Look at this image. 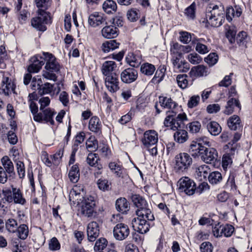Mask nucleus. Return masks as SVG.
Wrapping results in <instances>:
<instances>
[{"label": "nucleus", "instance_id": "obj_1", "mask_svg": "<svg viewBox=\"0 0 252 252\" xmlns=\"http://www.w3.org/2000/svg\"><path fill=\"white\" fill-rule=\"evenodd\" d=\"M137 218H134L132 220L133 227L137 229V231L141 234L147 232L149 230L150 224L148 221L154 220L155 217L151 210L148 206L141 209H137L135 211Z\"/></svg>", "mask_w": 252, "mask_h": 252}, {"label": "nucleus", "instance_id": "obj_2", "mask_svg": "<svg viewBox=\"0 0 252 252\" xmlns=\"http://www.w3.org/2000/svg\"><path fill=\"white\" fill-rule=\"evenodd\" d=\"M168 113L165 118L164 125L173 130L175 131L181 128L184 125L183 122L188 120L187 115L184 113L178 114L177 117H175L174 111H168Z\"/></svg>", "mask_w": 252, "mask_h": 252}, {"label": "nucleus", "instance_id": "obj_3", "mask_svg": "<svg viewBox=\"0 0 252 252\" xmlns=\"http://www.w3.org/2000/svg\"><path fill=\"white\" fill-rule=\"evenodd\" d=\"M192 163V159L189 155L186 153H181L175 157V170L178 173H183L186 171Z\"/></svg>", "mask_w": 252, "mask_h": 252}, {"label": "nucleus", "instance_id": "obj_4", "mask_svg": "<svg viewBox=\"0 0 252 252\" xmlns=\"http://www.w3.org/2000/svg\"><path fill=\"white\" fill-rule=\"evenodd\" d=\"M5 200L9 203L24 205L26 203L23 193L19 189L12 187L11 189L2 190Z\"/></svg>", "mask_w": 252, "mask_h": 252}, {"label": "nucleus", "instance_id": "obj_5", "mask_svg": "<svg viewBox=\"0 0 252 252\" xmlns=\"http://www.w3.org/2000/svg\"><path fill=\"white\" fill-rule=\"evenodd\" d=\"M38 13L37 17L33 18L31 20V24L33 27L40 31H45L46 30V24L51 23V18L49 13Z\"/></svg>", "mask_w": 252, "mask_h": 252}, {"label": "nucleus", "instance_id": "obj_6", "mask_svg": "<svg viewBox=\"0 0 252 252\" xmlns=\"http://www.w3.org/2000/svg\"><path fill=\"white\" fill-rule=\"evenodd\" d=\"M95 201L92 196L84 198L81 201V213L85 217H92L95 212Z\"/></svg>", "mask_w": 252, "mask_h": 252}, {"label": "nucleus", "instance_id": "obj_7", "mask_svg": "<svg viewBox=\"0 0 252 252\" xmlns=\"http://www.w3.org/2000/svg\"><path fill=\"white\" fill-rule=\"evenodd\" d=\"M179 189L188 195H193L195 191V183L188 177L181 178L178 182Z\"/></svg>", "mask_w": 252, "mask_h": 252}, {"label": "nucleus", "instance_id": "obj_8", "mask_svg": "<svg viewBox=\"0 0 252 252\" xmlns=\"http://www.w3.org/2000/svg\"><path fill=\"white\" fill-rule=\"evenodd\" d=\"M224 20L223 13L218 8H213L207 15V22L212 27H218L221 26Z\"/></svg>", "mask_w": 252, "mask_h": 252}, {"label": "nucleus", "instance_id": "obj_9", "mask_svg": "<svg viewBox=\"0 0 252 252\" xmlns=\"http://www.w3.org/2000/svg\"><path fill=\"white\" fill-rule=\"evenodd\" d=\"M43 55L45 63V69L52 72H58L60 66L55 57L48 52H43Z\"/></svg>", "mask_w": 252, "mask_h": 252}, {"label": "nucleus", "instance_id": "obj_10", "mask_svg": "<svg viewBox=\"0 0 252 252\" xmlns=\"http://www.w3.org/2000/svg\"><path fill=\"white\" fill-rule=\"evenodd\" d=\"M113 236L119 241L126 239L129 234L130 230L128 226L123 223L117 224L113 228Z\"/></svg>", "mask_w": 252, "mask_h": 252}, {"label": "nucleus", "instance_id": "obj_11", "mask_svg": "<svg viewBox=\"0 0 252 252\" xmlns=\"http://www.w3.org/2000/svg\"><path fill=\"white\" fill-rule=\"evenodd\" d=\"M158 139V133L154 130H149L144 132L142 142L145 148H149L155 145Z\"/></svg>", "mask_w": 252, "mask_h": 252}, {"label": "nucleus", "instance_id": "obj_12", "mask_svg": "<svg viewBox=\"0 0 252 252\" xmlns=\"http://www.w3.org/2000/svg\"><path fill=\"white\" fill-rule=\"evenodd\" d=\"M55 114V112L50 108L45 109L43 110L42 112L35 115L33 117V119L38 122L44 121L46 123H49L51 125H53L54 124L53 117Z\"/></svg>", "mask_w": 252, "mask_h": 252}, {"label": "nucleus", "instance_id": "obj_13", "mask_svg": "<svg viewBox=\"0 0 252 252\" xmlns=\"http://www.w3.org/2000/svg\"><path fill=\"white\" fill-rule=\"evenodd\" d=\"M105 84L107 90L111 93H115L119 89L118 76L116 74L106 76Z\"/></svg>", "mask_w": 252, "mask_h": 252}, {"label": "nucleus", "instance_id": "obj_14", "mask_svg": "<svg viewBox=\"0 0 252 252\" xmlns=\"http://www.w3.org/2000/svg\"><path fill=\"white\" fill-rule=\"evenodd\" d=\"M138 77L137 71L133 68H127L121 73V79L123 82L129 84L134 82Z\"/></svg>", "mask_w": 252, "mask_h": 252}, {"label": "nucleus", "instance_id": "obj_15", "mask_svg": "<svg viewBox=\"0 0 252 252\" xmlns=\"http://www.w3.org/2000/svg\"><path fill=\"white\" fill-rule=\"evenodd\" d=\"M201 154V158L206 163H211L217 159L218 152L213 148H207L204 147Z\"/></svg>", "mask_w": 252, "mask_h": 252}, {"label": "nucleus", "instance_id": "obj_16", "mask_svg": "<svg viewBox=\"0 0 252 252\" xmlns=\"http://www.w3.org/2000/svg\"><path fill=\"white\" fill-rule=\"evenodd\" d=\"M88 239L90 242H94L99 234V227L97 222L92 221L87 226Z\"/></svg>", "mask_w": 252, "mask_h": 252}, {"label": "nucleus", "instance_id": "obj_17", "mask_svg": "<svg viewBox=\"0 0 252 252\" xmlns=\"http://www.w3.org/2000/svg\"><path fill=\"white\" fill-rule=\"evenodd\" d=\"M209 73L208 68L203 65H199L191 68L189 72V76L194 80L196 78L207 76Z\"/></svg>", "mask_w": 252, "mask_h": 252}, {"label": "nucleus", "instance_id": "obj_18", "mask_svg": "<svg viewBox=\"0 0 252 252\" xmlns=\"http://www.w3.org/2000/svg\"><path fill=\"white\" fill-rule=\"evenodd\" d=\"M105 22V18L100 13L95 12L91 14L89 17L88 23L91 26L94 28L103 24Z\"/></svg>", "mask_w": 252, "mask_h": 252}, {"label": "nucleus", "instance_id": "obj_19", "mask_svg": "<svg viewBox=\"0 0 252 252\" xmlns=\"http://www.w3.org/2000/svg\"><path fill=\"white\" fill-rule=\"evenodd\" d=\"M15 85L7 77H4L2 81L1 90L5 95H8L12 92H14Z\"/></svg>", "mask_w": 252, "mask_h": 252}, {"label": "nucleus", "instance_id": "obj_20", "mask_svg": "<svg viewBox=\"0 0 252 252\" xmlns=\"http://www.w3.org/2000/svg\"><path fill=\"white\" fill-rule=\"evenodd\" d=\"M109 167L118 177L124 178L127 175L126 170L122 165L115 162H110Z\"/></svg>", "mask_w": 252, "mask_h": 252}, {"label": "nucleus", "instance_id": "obj_21", "mask_svg": "<svg viewBox=\"0 0 252 252\" xmlns=\"http://www.w3.org/2000/svg\"><path fill=\"white\" fill-rule=\"evenodd\" d=\"M102 124L99 119L96 116L92 117L89 123V129L92 132L100 134L101 132Z\"/></svg>", "mask_w": 252, "mask_h": 252}, {"label": "nucleus", "instance_id": "obj_22", "mask_svg": "<svg viewBox=\"0 0 252 252\" xmlns=\"http://www.w3.org/2000/svg\"><path fill=\"white\" fill-rule=\"evenodd\" d=\"M117 65L114 61H105L102 64L101 72L103 75L106 76L115 74L112 73L114 69L116 68Z\"/></svg>", "mask_w": 252, "mask_h": 252}, {"label": "nucleus", "instance_id": "obj_23", "mask_svg": "<svg viewBox=\"0 0 252 252\" xmlns=\"http://www.w3.org/2000/svg\"><path fill=\"white\" fill-rule=\"evenodd\" d=\"M101 34L104 38H115L118 35V30L113 26H106L101 30Z\"/></svg>", "mask_w": 252, "mask_h": 252}, {"label": "nucleus", "instance_id": "obj_24", "mask_svg": "<svg viewBox=\"0 0 252 252\" xmlns=\"http://www.w3.org/2000/svg\"><path fill=\"white\" fill-rule=\"evenodd\" d=\"M159 102L162 107L164 109L171 110V112L175 108L177 104L170 97L166 96L159 97ZM170 112V111H169Z\"/></svg>", "mask_w": 252, "mask_h": 252}, {"label": "nucleus", "instance_id": "obj_25", "mask_svg": "<svg viewBox=\"0 0 252 252\" xmlns=\"http://www.w3.org/2000/svg\"><path fill=\"white\" fill-rule=\"evenodd\" d=\"M82 195L80 193V189L77 186L74 187L70 191L69 200L73 204L78 205L81 201Z\"/></svg>", "mask_w": 252, "mask_h": 252}, {"label": "nucleus", "instance_id": "obj_26", "mask_svg": "<svg viewBox=\"0 0 252 252\" xmlns=\"http://www.w3.org/2000/svg\"><path fill=\"white\" fill-rule=\"evenodd\" d=\"M116 208L118 211L126 214L129 210V204L125 198H120L116 201Z\"/></svg>", "mask_w": 252, "mask_h": 252}, {"label": "nucleus", "instance_id": "obj_27", "mask_svg": "<svg viewBox=\"0 0 252 252\" xmlns=\"http://www.w3.org/2000/svg\"><path fill=\"white\" fill-rule=\"evenodd\" d=\"M227 126L233 130H236L241 128L242 125L240 117L236 115L230 117L227 120Z\"/></svg>", "mask_w": 252, "mask_h": 252}, {"label": "nucleus", "instance_id": "obj_28", "mask_svg": "<svg viewBox=\"0 0 252 252\" xmlns=\"http://www.w3.org/2000/svg\"><path fill=\"white\" fill-rule=\"evenodd\" d=\"M235 106L239 109L241 108V104L239 100L236 98H231L227 101L223 113L228 115L231 114L234 111Z\"/></svg>", "mask_w": 252, "mask_h": 252}, {"label": "nucleus", "instance_id": "obj_29", "mask_svg": "<svg viewBox=\"0 0 252 252\" xmlns=\"http://www.w3.org/2000/svg\"><path fill=\"white\" fill-rule=\"evenodd\" d=\"M42 83L40 79H38L37 84V89L38 90V92L40 94H48L52 92L53 90L54 85L49 83H45L44 85H41Z\"/></svg>", "mask_w": 252, "mask_h": 252}, {"label": "nucleus", "instance_id": "obj_30", "mask_svg": "<svg viewBox=\"0 0 252 252\" xmlns=\"http://www.w3.org/2000/svg\"><path fill=\"white\" fill-rule=\"evenodd\" d=\"M241 14L242 10L239 6H235L234 7H228L226 10V18L229 22H231L233 17H239Z\"/></svg>", "mask_w": 252, "mask_h": 252}, {"label": "nucleus", "instance_id": "obj_31", "mask_svg": "<svg viewBox=\"0 0 252 252\" xmlns=\"http://www.w3.org/2000/svg\"><path fill=\"white\" fill-rule=\"evenodd\" d=\"M70 181L74 183H77L80 178V170L77 164L73 165L68 172Z\"/></svg>", "mask_w": 252, "mask_h": 252}, {"label": "nucleus", "instance_id": "obj_32", "mask_svg": "<svg viewBox=\"0 0 252 252\" xmlns=\"http://www.w3.org/2000/svg\"><path fill=\"white\" fill-rule=\"evenodd\" d=\"M209 132L212 135L217 136L221 131V127L220 125L216 122H209L206 126Z\"/></svg>", "mask_w": 252, "mask_h": 252}, {"label": "nucleus", "instance_id": "obj_33", "mask_svg": "<svg viewBox=\"0 0 252 252\" xmlns=\"http://www.w3.org/2000/svg\"><path fill=\"white\" fill-rule=\"evenodd\" d=\"M36 6L38 8V12L42 13H48L46 11L51 6L52 0H35Z\"/></svg>", "mask_w": 252, "mask_h": 252}, {"label": "nucleus", "instance_id": "obj_34", "mask_svg": "<svg viewBox=\"0 0 252 252\" xmlns=\"http://www.w3.org/2000/svg\"><path fill=\"white\" fill-rule=\"evenodd\" d=\"M210 171L211 170L209 166L204 164L199 166L196 168V175L198 177L200 178L199 180H202L203 179H206L207 177H208Z\"/></svg>", "mask_w": 252, "mask_h": 252}, {"label": "nucleus", "instance_id": "obj_35", "mask_svg": "<svg viewBox=\"0 0 252 252\" xmlns=\"http://www.w3.org/2000/svg\"><path fill=\"white\" fill-rule=\"evenodd\" d=\"M204 147L201 145V143H198L197 142L193 141L190 145L189 152L192 156H201L202 151H203Z\"/></svg>", "mask_w": 252, "mask_h": 252}, {"label": "nucleus", "instance_id": "obj_36", "mask_svg": "<svg viewBox=\"0 0 252 252\" xmlns=\"http://www.w3.org/2000/svg\"><path fill=\"white\" fill-rule=\"evenodd\" d=\"M174 140L179 143H184L188 139V134L186 130L178 128L174 134Z\"/></svg>", "mask_w": 252, "mask_h": 252}, {"label": "nucleus", "instance_id": "obj_37", "mask_svg": "<svg viewBox=\"0 0 252 252\" xmlns=\"http://www.w3.org/2000/svg\"><path fill=\"white\" fill-rule=\"evenodd\" d=\"M126 60L127 63L134 67H138L141 63V58L133 53H128Z\"/></svg>", "mask_w": 252, "mask_h": 252}, {"label": "nucleus", "instance_id": "obj_38", "mask_svg": "<svg viewBox=\"0 0 252 252\" xmlns=\"http://www.w3.org/2000/svg\"><path fill=\"white\" fill-rule=\"evenodd\" d=\"M131 199L134 205L137 209H141L148 206L146 200L138 194H132L131 196Z\"/></svg>", "mask_w": 252, "mask_h": 252}, {"label": "nucleus", "instance_id": "obj_39", "mask_svg": "<svg viewBox=\"0 0 252 252\" xmlns=\"http://www.w3.org/2000/svg\"><path fill=\"white\" fill-rule=\"evenodd\" d=\"M119 44V43L117 42L115 40L107 41L102 44V50L105 53L109 52L111 50L117 48Z\"/></svg>", "mask_w": 252, "mask_h": 252}, {"label": "nucleus", "instance_id": "obj_40", "mask_svg": "<svg viewBox=\"0 0 252 252\" xmlns=\"http://www.w3.org/2000/svg\"><path fill=\"white\" fill-rule=\"evenodd\" d=\"M102 8L103 10L107 13H112L117 9V4L112 0H106L103 4Z\"/></svg>", "mask_w": 252, "mask_h": 252}, {"label": "nucleus", "instance_id": "obj_41", "mask_svg": "<svg viewBox=\"0 0 252 252\" xmlns=\"http://www.w3.org/2000/svg\"><path fill=\"white\" fill-rule=\"evenodd\" d=\"M225 29L226 30V37L228 38L230 43H234L236 33L235 27L233 25H226L225 26Z\"/></svg>", "mask_w": 252, "mask_h": 252}, {"label": "nucleus", "instance_id": "obj_42", "mask_svg": "<svg viewBox=\"0 0 252 252\" xmlns=\"http://www.w3.org/2000/svg\"><path fill=\"white\" fill-rule=\"evenodd\" d=\"M2 164L4 167V169L5 170L6 172L8 174L12 173L14 171V165L7 156H4L1 158Z\"/></svg>", "mask_w": 252, "mask_h": 252}, {"label": "nucleus", "instance_id": "obj_43", "mask_svg": "<svg viewBox=\"0 0 252 252\" xmlns=\"http://www.w3.org/2000/svg\"><path fill=\"white\" fill-rule=\"evenodd\" d=\"M140 70L143 74L147 76H151L155 71L156 67L153 64L146 63L141 65Z\"/></svg>", "mask_w": 252, "mask_h": 252}, {"label": "nucleus", "instance_id": "obj_44", "mask_svg": "<svg viewBox=\"0 0 252 252\" xmlns=\"http://www.w3.org/2000/svg\"><path fill=\"white\" fill-rule=\"evenodd\" d=\"M97 185L98 189L103 191H109L111 188V183L106 179H99Z\"/></svg>", "mask_w": 252, "mask_h": 252}, {"label": "nucleus", "instance_id": "obj_45", "mask_svg": "<svg viewBox=\"0 0 252 252\" xmlns=\"http://www.w3.org/2000/svg\"><path fill=\"white\" fill-rule=\"evenodd\" d=\"M208 178L210 183L214 185L218 184L221 181L222 176L219 172L215 171L210 173Z\"/></svg>", "mask_w": 252, "mask_h": 252}, {"label": "nucleus", "instance_id": "obj_46", "mask_svg": "<svg viewBox=\"0 0 252 252\" xmlns=\"http://www.w3.org/2000/svg\"><path fill=\"white\" fill-rule=\"evenodd\" d=\"M17 235L19 238L23 240H25L27 238L29 234V228L27 225L24 224H21L17 228Z\"/></svg>", "mask_w": 252, "mask_h": 252}, {"label": "nucleus", "instance_id": "obj_47", "mask_svg": "<svg viewBox=\"0 0 252 252\" xmlns=\"http://www.w3.org/2000/svg\"><path fill=\"white\" fill-rule=\"evenodd\" d=\"M188 76L187 74L178 75L176 77V80L178 86L182 89H186L188 86V81L187 80Z\"/></svg>", "mask_w": 252, "mask_h": 252}, {"label": "nucleus", "instance_id": "obj_48", "mask_svg": "<svg viewBox=\"0 0 252 252\" xmlns=\"http://www.w3.org/2000/svg\"><path fill=\"white\" fill-rule=\"evenodd\" d=\"M126 15L130 21L135 22L139 16V11L136 8H131L127 11Z\"/></svg>", "mask_w": 252, "mask_h": 252}, {"label": "nucleus", "instance_id": "obj_49", "mask_svg": "<svg viewBox=\"0 0 252 252\" xmlns=\"http://www.w3.org/2000/svg\"><path fill=\"white\" fill-rule=\"evenodd\" d=\"M7 230L12 233H14L17 229V223L16 220L13 219H9L5 223Z\"/></svg>", "mask_w": 252, "mask_h": 252}, {"label": "nucleus", "instance_id": "obj_50", "mask_svg": "<svg viewBox=\"0 0 252 252\" xmlns=\"http://www.w3.org/2000/svg\"><path fill=\"white\" fill-rule=\"evenodd\" d=\"M165 71V69L164 67L158 68L152 79V81L153 82L156 81L158 83L160 82L164 77Z\"/></svg>", "mask_w": 252, "mask_h": 252}, {"label": "nucleus", "instance_id": "obj_51", "mask_svg": "<svg viewBox=\"0 0 252 252\" xmlns=\"http://www.w3.org/2000/svg\"><path fill=\"white\" fill-rule=\"evenodd\" d=\"M107 244V241L105 238H100L96 241L94 246V250L95 251L103 250L106 248Z\"/></svg>", "mask_w": 252, "mask_h": 252}, {"label": "nucleus", "instance_id": "obj_52", "mask_svg": "<svg viewBox=\"0 0 252 252\" xmlns=\"http://www.w3.org/2000/svg\"><path fill=\"white\" fill-rule=\"evenodd\" d=\"M63 154V150L62 149H59L57 153L51 156V158L52 160L53 163L55 165H58L61 160Z\"/></svg>", "mask_w": 252, "mask_h": 252}, {"label": "nucleus", "instance_id": "obj_53", "mask_svg": "<svg viewBox=\"0 0 252 252\" xmlns=\"http://www.w3.org/2000/svg\"><path fill=\"white\" fill-rule=\"evenodd\" d=\"M36 60V58H31L30 60L31 64L29 65L28 70L31 73L38 72L41 68L40 65L35 63L34 61Z\"/></svg>", "mask_w": 252, "mask_h": 252}, {"label": "nucleus", "instance_id": "obj_54", "mask_svg": "<svg viewBox=\"0 0 252 252\" xmlns=\"http://www.w3.org/2000/svg\"><path fill=\"white\" fill-rule=\"evenodd\" d=\"M99 158L97 156L96 154L90 153L88 154L87 158V162L91 166H94L96 164H98L97 161Z\"/></svg>", "mask_w": 252, "mask_h": 252}, {"label": "nucleus", "instance_id": "obj_55", "mask_svg": "<svg viewBox=\"0 0 252 252\" xmlns=\"http://www.w3.org/2000/svg\"><path fill=\"white\" fill-rule=\"evenodd\" d=\"M174 68L178 71L186 72L189 70V65L187 62L182 61L180 62L179 64H176V66L174 67Z\"/></svg>", "mask_w": 252, "mask_h": 252}, {"label": "nucleus", "instance_id": "obj_56", "mask_svg": "<svg viewBox=\"0 0 252 252\" xmlns=\"http://www.w3.org/2000/svg\"><path fill=\"white\" fill-rule=\"evenodd\" d=\"M222 227L223 225H220V223L213 227L212 232L215 237L219 238L223 236Z\"/></svg>", "mask_w": 252, "mask_h": 252}, {"label": "nucleus", "instance_id": "obj_57", "mask_svg": "<svg viewBox=\"0 0 252 252\" xmlns=\"http://www.w3.org/2000/svg\"><path fill=\"white\" fill-rule=\"evenodd\" d=\"M86 145L87 149H90L92 151H95L98 148L97 142L94 138H90L87 140Z\"/></svg>", "mask_w": 252, "mask_h": 252}, {"label": "nucleus", "instance_id": "obj_58", "mask_svg": "<svg viewBox=\"0 0 252 252\" xmlns=\"http://www.w3.org/2000/svg\"><path fill=\"white\" fill-rule=\"evenodd\" d=\"M200 101V96L198 95H194L190 97L188 102V106L190 108L196 107Z\"/></svg>", "mask_w": 252, "mask_h": 252}, {"label": "nucleus", "instance_id": "obj_59", "mask_svg": "<svg viewBox=\"0 0 252 252\" xmlns=\"http://www.w3.org/2000/svg\"><path fill=\"white\" fill-rule=\"evenodd\" d=\"M218 60V55L215 53L210 54L208 57L205 58L206 62L211 66L217 63Z\"/></svg>", "mask_w": 252, "mask_h": 252}, {"label": "nucleus", "instance_id": "obj_60", "mask_svg": "<svg viewBox=\"0 0 252 252\" xmlns=\"http://www.w3.org/2000/svg\"><path fill=\"white\" fill-rule=\"evenodd\" d=\"M60 244L56 237L52 238L49 243V248L52 251H57L60 249Z\"/></svg>", "mask_w": 252, "mask_h": 252}, {"label": "nucleus", "instance_id": "obj_61", "mask_svg": "<svg viewBox=\"0 0 252 252\" xmlns=\"http://www.w3.org/2000/svg\"><path fill=\"white\" fill-rule=\"evenodd\" d=\"M195 4L193 3L185 9V14L188 18L192 19H194L195 17Z\"/></svg>", "mask_w": 252, "mask_h": 252}, {"label": "nucleus", "instance_id": "obj_62", "mask_svg": "<svg viewBox=\"0 0 252 252\" xmlns=\"http://www.w3.org/2000/svg\"><path fill=\"white\" fill-rule=\"evenodd\" d=\"M223 236L229 237L231 236L234 230V228L231 225H223L222 227Z\"/></svg>", "mask_w": 252, "mask_h": 252}, {"label": "nucleus", "instance_id": "obj_63", "mask_svg": "<svg viewBox=\"0 0 252 252\" xmlns=\"http://www.w3.org/2000/svg\"><path fill=\"white\" fill-rule=\"evenodd\" d=\"M213 247L209 242H203L200 246V252H213Z\"/></svg>", "mask_w": 252, "mask_h": 252}, {"label": "nucleus", "instance_id": "obj_64", "mask_svg": "<svg viewBox=\"0 0 252 252\" xmlns=\"http://www.w3.org/2000/svg\"><path fill=\"white\" fill-rule=\"evenodd\" d=\"M247 34L245 32H240L236 38L237 42L240 44V45H243L245 44L247 42Z\"/></svg>", "mask_w": 252, "mask_h": 252}]
</instances>
